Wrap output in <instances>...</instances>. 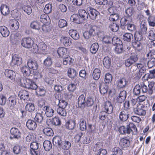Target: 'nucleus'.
<instances>
[{
  "mask_svg": "<svg viewBox=\"0 0 155 155\" xmlns=\"http://www.w3.org/2000/svg\"><path fill=\"white\" fill-rule=\"evenodd\" d=\"M85 97L83 94L81 95L78 98V107L82 109L87 107L91 106L94 104L93 100L91 97H87L86 101L85 100Z\"/></svg>",
  "mask_w": 155,
  "mask_h": 155,
  "instance_id": "obj_1",
  "label": "nucleus"
},
{
  "mask_svg": "<svg viewBox=\"0 0 155 155\" xmlns=\"http://www.w3.org/2000/svg\"><path fill=\"white\" fill-rule=\"evenodd\" d=\"M20 84L24 87L33 90H36L38 86L34 82L30 79L22 78L20 80Z\"/></svg>",
  "mask_w": 155,
  "mask_h": 155,
  "instance_id": "obj_2",
  "label": "nucleus"
},
{
  "mask_svg": "<svg viewBox=\"0 0 155 155\" xmlns=\"http://www.w3.org/2000/svg\"><path fill=\"white\" fill-rule=\"evenodd\" d=\"M10 139H19L21 137V132L17 128L13 127L10 130Z\"/></svg>",
  "mask_w": 155,
  "mask_h": 155,
  "instance_id": "obj_3",
  "label": "nucleus"
},
{
  "mask_svg": "<svg viewBox=\"0 0 155 155\" xmlns=\"http://www.w3.org/2000/svg\"><path fill=\"white\" fill-rule=\"evenodd\" d=\"M33 44V41L30 38H24L21 41L22 46L27 48L31 47Z\"/></svg>",
  "mask_w": 155,
  "mask_h": 155,
  "instance_id": "obj_4",
  "label": "nucleus"
},
{
  "mask_svg": "<svg viewBox=\"0 0 155 155\" xmlns=\"http://www.w3.org/2000/svg\"><path fill=\"white\" fill-rule=\"evenodd\" d=\"M137 59L136 55L134 54H132L130 57L125 61V64L127 67H129L136 61Z\"/></svg>",
  "mask_w": 155,
  "mask_h": 155,
  "instance_id": "obj_5",
  "label": "nucleus"
},
{
  "mask_svg": "<svg viewBox=\"0 0 155 155\" xmlns=\"http://www.w3.org/2000/svg\"><path fill=\"white\" fill-rule=\"evenodd\" d=\"M138 36H139L140 38H137V35H136L135 36V39L137 40V41L133 42L132 45L134 48L139 51L142 49V45L139 41L141 39V37L140 34H138Z\"/></svg>",
  "mask_w": 155,
  "mask_h": 155,
  "instance_id": "obj_6",
  "label": "nucleus"
},
{
  "mask_svg": "<svg viewBox=\"0 0 155 155\" xmlns=\"http://www.w3.org/2000/svg\"><path fill=\"white\" fill-rule=\"evenodd\" d=\"M135 113L140 116H144L146 113V107L143 105L134 108Z\"/></svg>",
  "mask_w": 155,
  "mask_h": 155,
  "instance_id": "obj_7",
  "label": "nucleus"
},
{
  "mask_svg": "<svg viewBox=\"0 0 155 155\" xmlns=\"http://www.w3.org/2000/svg\"><path fill=\"white\" fill-rule=\"evenodd\" d=\"M43 110L45 111V114L47 117H51L53 115L54 111L51 107L45 106L43 108Z\"/></svg>",
  "mask_w": 155,
  "mask_h": 155,
  "instance_id": "obj_8",
  "label": "nucleus"
},
{
  "mask_svg": "<svg viewBox=\"0 0 155 155\" xmlns=\"http://www.w3.org/2000/svg\"><path fill=\"white\" fill-rule=\"evenodd\" d=\"M22 58L18 55L15 54L12 57L11 64L12 65H20L22 62Z\"/></svg>",
  "mask_w": 155,
  "mask_h": 155,
  "instance_id": "obj_9",
  "label": "nucleus"
},
{
  "mask_svg": "<svg viewBox=\"0 0 155 155\" xmlns=\"http://www.w3.org/2000/svg\"><path fill=\"white\" fill-rule=\"evenodd\" d=\"M152 53L150 52L147 54V56L150 60L147 63V66L150 68H152L155 64V58L153 57Z\"/></svg>",
  "mask_w": 155,
  "mask_h": 155,
  "instance_id": "obj_10",
  "label": "nucleus"
},
{
  "mask_svg": "<svg viewBox=\"0 0 155 155\" xmlns=\"http://www.w3.org/2000/svg\"><path fill=\"white\" fill-rule=\"evenodd\" d=\"M104 108L108 114H110L112 113L113 107L111 102L110 101H107L105 102Z\"/></svg>",
  "mask_w": 155,
  "mask_h": 155,
  "instance_id": "obj_11",
  "label": "nucleus"
},
{
  "mask_svg": "<svg viewBox=\"0 0 155 155\" xmlns=\"http://www.w3.org/2000/svg\"><path fill=\"white\" fill-rule=\"evenodd\" d=\"M61 41L65 47L69 46L72 43L71 39L69 37H61Z\"/></svg>",
  "mask_w": 155,
  "mask_h": 155,
  "instance_id": "obj_12",
  "label": "nucleus"
},
{
  "mask_svg": "<svg viewBox=\"0 0 155 155\" xmlns=\"http://www.w3.org/2000/svg\"><path fill=\"white\" fill-rule=\"evenodd\" d=\"M0 9L2 14L4 16L7 15L10 13L9 8L6 5H2Z\"/></svg>",
  "mask_w": 155,
  "mask_h": 155,
  "instance_id": "obj_13",
  "label": "nucleus"
},
{
  "mask_svg": "<svg viewBox=\"0 0 155 155\" xmlns=\"http://www.w3.org/2000/svg\"><path fill=\"white\" fill-rule=\"evenodd\" d=\"M126 95V92L125 91H121L117 98V101L119 103L122 102L125 99Z\"/></svg>",
  "mask_w": 155,
  "mask_h": 155,
  "instance_id": "obj_14",
  "label": "nucleus"
},
{
  "mask_svg": "<svg viewBox=\"0 0 155 155\" xmlns=\"http://www.w3.org/2000/svg\"><path fill=\"white\" fill-rule=\"evenodd\" d=\"M21 35L18 33L14 35H12L10 39V41L13 44H16L19 41L20 39Z\"/></svg>",
  "mask_w": 155,
  "mask_h": 155,
  "instance_id": "obj_15",
  "label": "nucleus"
},
{
  "mask_svg": "<svg viewBox=\"0 0 155 155\" xmlns=\"http://www.w3.org/2000/svg\"><path fill=\"white\" fill-rule=\"evenodd\" d=\"M0 33L4 37H7L9 35V31L7 28L4 26H0Z\"/></svg>",
  "mask_w": 155,
  "mask_h": 155,
  "instance_id": "obj_16",
  "label": "nucleus"
},
{
  "mask_svg": "<svg viewBox=\"0 0 155 155\" xmlns=\"http://www.w3.org/2000/svg\"><path fill=\"white\" fill-rule=\"evenodd\" d=\"M5 74L6 77L12 80L15 79V73L13 71L10 70H7L5 71Z\"/></svg>",
  "mask_w": 155,
  "mask_h": 155,
  "instance_id": "obj_17",
  "label": "nucleus"
},
{
  "mask_svg": "<svg viewBox=\"0 0 155 155\" xmlns=\"http://www.w3.org/2000/svg\"><path fill=\"white\" fill-rule=\"evenodd\" d=\"M21 70L25 76H29L31 73V71L28 67L26 66H24L22 67Z\"/></svg>",
  "mask_w": 155,
  "mask_h": 155,
  "instance_id": "obj_18",
  "label": "nucleus"
},
{
  "mask_svg": "<svg viewBox=\"0 0 155 155\" xmlns=\"http://www.w3.org/2000/svg\"><path fill=\"white\" fill-rule=\"evenodd\" d=\"M18 96L21 99H23L24 101L27 100L29 98V93L25 90L20 91L19 93Z\"/></svg>",
  "mask_w": 155,
  "mask_h": 155,
  "instance_id": "obj_19",
  "label": "nucleus"
},
{
  "mask_svg": "<svg viewBox=\"0 0 155 155\" xmlns=\"http://www.w3.org/2000/svg\"><path fill=\"white\" fill-rule=\"evenodd\" d=\"M26 125L27 127L30 130H34L37 127L36 122L33 120H28L27 122Z\"/></svg>",
  "mask_w": 155,
  "mask_h": 155,
  "instance_id": "obj_20",
  "label": "nucleus"
},
{
  "mask_svg": "<svg viewBox=\"0 0 155 155\" xmlns=\"http://www.w3.org/2000/svg\"><path fill=\"white\" fill-rule=\"evenodd\" d=\"M28 66L30 68L33 70H36L38 68L37 63L35 61H33L31 60H29L27 62Z\"/></svg>",
  "mask_w": 155,
  "mask_h": 155,
  "instance_id": "obj_21",
  "label": "nucleus"
},
{
  "mask_svg": "<svg viewBox=\"0 0 155 155\" xmlns=\"http://www.w3.org/2000/svg\"><path fill=\"white\" fill-rule=\"evenodd\" d=\"M75 120H70L66 122L65 126L67 129L70 130H72L75 128Z\"/></svg>",
  "mask_w": 155,
  "mask_h": 155,
  "instance_id": "obj_22",
  "label": "nucleus"
},
{
  "mask_svg": "<svg viewBox=\"0 0 155 155\" xmlns=\"http://www.w3.org/2000/svg\"><path fill=\"white\" fill-rule=\"evenodd\" d=\"M130 141L128 139L122 138L120 141V146L123 148L127 147L130 146Z\"/></svg>",
  "mask_w": 155,
  "mask_h": 155,
  "instance_id": "obj_23",
  "label": "nucleus"
},
{
  "mask_svg": "<svg viewBox=\"0 0 155 155\" xmlns=\"http://www.w3.org/2000/svg\"><path fill=\"white\" fill-rule=\"evenodd\" d=\"M128 112L127 110H123L120 112L119 114V118L121 120L123 121H125L128 118Z\"/></svg>",
  "mask_w": 155,
  "mask_h": 155,
  "instance_id": "obj_24",
  "label": "nucleus"
},
{
  "mask_svg": "<svg viewBox=\"0 0 155 155\" xmlns=\"http://www.w3.org/2000/svg\"><path fill=\"white\" fill-rule=\"evenodd\" d=\"M61 138L58 136L54 137L53 139V143L55 146H61L62 143Z\"/></svg>",
  "mask_w": 155,
  "mask_h": 155,
  "instance_id": "obj_25",
  "label": "nucleus"
},
{
  "mask_svg": "<svg viewBox=\"0 0 155 155\" xmlns=\"http://www.w3.org/2000/svg\"><path fill=\"white\" fill-rule=\"evenodd\" d=\"M69 35L74 40H78L79 38V34L78 33L77 31L75 30H70L69 31Z\"/></svg>",
  "mask_w": 155,
  "mask_h": 155,
  "instance_id": "obj_26",
  "label": "nucleus"
},
{
  "mask_svg": "<svg viewBox=\"0 0 155 155\" xmlns=\"http://www.w3.org/2000/svg\"><path fill=\"white\" fill-rule=\"evenodd\" d=\"M101 71L98 68L95 69L93 72V78L96 80H98L100 77Z\"/></svg>",
  "mask_w": 155,
  "mask_h": 155,
  "instance_id": "obj_27",
  "label": "nucleus"
},
{
  "mask_svg": "<svg viewBox=\"0 0 155 155\" xmlns=\"http://www.w3.org/2000/svg\"><path fill=\"white\" fill-rule=\"evenodd\" d=\"M43 147L46 151H49L52 148V145L51 142L49 140H46L43 143Z\"/></svg>",
  "mask_w": 155,
  "mask_h": 155,
  "instance_id": "obj_28",
  "label": "nucleus"
},
{
  "mask_svg": "<svg viewBox=\"0 0 155 155\" xmlns=\"http://www.w3.org/2000/svg\"><path fill=\"white\" fill-rule=\"evenodd\" d=\"M78 13L81 18L83 19H86L88 18V14L84 10L80 9L78 10Z\"/></svg>",
  "mask_w": 155,
  "mask_h": 155,
  "instance_id": "obj_29",
  "label": "nucleus"
},
{
  "mask_svg": "<svg viewBox=\"0 0 155 155\" xmlns=\"http://www.w3.org/2000/svg\"><path fill=\"white\" fill-rule=\"evenodd\" d=\"M127 84V81L126 79L122 78L119 80L117 83L118 87L120 88L124 87Z\"/></svg>",
  "mask_w": 155,
  "mask_h": 155,
  "instance_id": "obj_30",
  "label": "nucleus"
},
{
  "mask_svg": "<svg viewBox=\"0 0 155 155\" xmlns=\"http://www.w3.org/2000/svg\"><path fill=\"white\" fill-rule=\"evenodd\" d=\"M111 59L108 57H105L103 60L104 66L107 68H109L111 65Z\"/></svg>",
  "mask_w": 155,
  "mask_h": 155,
  "instance_id": "obj_31",
  "label": "nucleus"
},
{
  "mask_svg": "<svg viewBox=\"0 0 155 155\" xmlns=\"http://www.w3.org/2000/svg\"><path fill=\"white\" fill-rule=\"evenodd\" d=\"M133 38V36L132 34L127 33L123 35L122 38L124 41L129 42Z\"/></svg>",
  "mask_w": 155,
  "mask_h": 155,
  "instance_id": "obj_32",
  "label": "nucleus"
},
{
  "mask_svg": "<svg viewBox=\"0 0 155 155\" xmlns=\"http://www.w3.org/2000/svg\"><path fill=\"white\" fill-rule=\"evenodd\" d=\"M67 51V48L61 47L58 49L57 52L60 57H63L64 55L66 54Z\"/></svg>",
  "mask_w": 155,
  "mask_h": 155,
  "instance_id": "obj_33",
  "label": "nucleus"
},
{
  "mask_svg": "<svg viewBox=\"0 0 155 155\" xmlns=\"http://www.w3.org/2000/svg\"><path fill=\"white\" fill-rule=\"evenodd\" d=\"M128 127V134H129L133 132H136L137 131V127L133 124L130 123Z\"/></svg>",
  "mask_w": 155,
  "mask_h": 155,
  "instance_id": "obj_34",
  "label": "nucleus"
},
{
  "mask_svg": "<svg viewBox=\"0 0 155 155\" xmlns=\"http://www.w3.org/2000/svg\"><path fill=\"white\" fill-rule=\"evenodd\" d=\"M100 91L101 93L104 95L107 93L108 87L104 84L100 85L99 86Z\"/></svg>",
  "mask_w": 155,
  "mask_h": 155,
  "instance_id": "obj_35",
  "label": "nucleus"
},
{
  "mask_svg": "<svg viewBox=\"0 0 155 155\" xmlns=\"http://www.w3.org/2000/svg\"><path fill=\"white\" fill-rule=\"evenodd\" d=\"M99 45L97 43L92 44L90 47V51L92 54H95L98 50Z\"/></svg>",
  "mask_w": 155,
  "mask_h": 155,
  "instance_id": "obj_36",
  "label": "nucleus"
},
{
  "mask_svg": "<svg viewBox=\"0 0 155 155\" xmlns=\"http://www.w3.org/2000/svg\"><path fill=\"white\" fill-rule=\"evenodd\" d=\"M52 63L51 58L50 56L47 57L44 61L43 64L46 66H51Z\"/></svg>",
  "mask_w": 155,
  "mask_h": 155,
  "instance_id": "obj_37",
  "label": "nucleus"
},
{
  "mask_svg": "<svg viewBox=\"0 0 155 155\" xmlns=\"http://www.w3.org/2000/svg\"><path fill=\"white\" fill-rule=\"evenodd\" d=\"M148 93L149 94H151L153 92V91L155 89V83L154 81H151L148 84Z\"/></svg>",
  "mask_w": 155,
  "mask_h": 155,
  "instance_id": "obj_38",
  "label": "nucleus"
},
{
  "mask_svg": "<svg viewBox=\"0 0 155 155\" xmlns=\"http://www.w3.org/2000/svg\"><path fill=\"white\" fill-rule=\"evenodd\" d=\"M71 145L70 142L67 140H65L62 142L61 146L63 149L68 150L70 147Z\"/></svg>",
  "mask_w": 155,
  "mask_h": 155,
  "instance_id": "obj_39",
  "label": "nucleus"
},
{
  "mask_svg": "<svg viewBox=\"0 0 155 155\" xmlns=\"http://www.w3.org/2000/svg\"><path fill=\"white\" fill-rule=\"evenodd\" d=\"M80 127L82 131H84L86 129V122L83 118L81 119L80 120Z\"/></svg>",
  "mask_w": 155,
  "mask_h": 155,
  "instance_id": "obj_40",
  "label": "nucleus"
},
{
  "mask_svg": "<svg viewBox=\"0 0 155 155\" xmlns=\"http://www.w3.org/2000/svg\"><path fill=\"white\" fill-rule=\"evenodd\" d=\"M81 140L82 142L84 144L88 143L91 141L90 137L87 135H83Z\"/></svg>",
  "mask_w": 155,
  "mask_h": 155,
  "instance_id": "obj_41",
  "label": "nucleus"
},
{
  "mask_svg": "<svg viewBox=\"0 0 155 155\" xmlns=\"http://www.w3.org/2000/svg\"><path fill=\"white\" fill-rule=\"evenodd\" d=\"M73 59L70 57H68L64 59L63 63L64 65H70L73 62Z\"/></svg>",
  "mask_w": 155,
  "mask_h": 155,
  "instance_id": "obj_42",
  "label": "nucleus"
},
{
  "mask_svg": "<svg viewBox=\"0 0 155 155\" xmlns=\"http://www.w3.org/2000/svg\"><path fill=\"white\" fill-rule=\"evenodd\" d=\"M68 74L70 78H74L76 75V72L74 69L70 68L68 71Z\"/></svg>",
  "mask_w": 155,
  "mask_h": 155,
  "instance_id": "obj_43",
  "label": "nucleus"
},
{
  "mask_svg": "<svg viewBox=\"0 0 155 155\" xmlns=\"http://www.w3.org/2000/svg\"><path fill=\"white\" fill-rule=\"evenodd\" d=\"M58 114L62 116H65L66 115L67 112L64 108L58 107L57 110Z\"/></svg>",
  "mask_w": 155,
  "mask_h": 155,
  "instance_id": "obj_44",
  "label": "nucleus"
},
{
  "mask_svg": "<svg viewBox=\"0 0 155 155\" xmlns=\"http://www.w3.org/2000/svg\"><path fill=\"white\" fill-rule=\"evenodd\" d=\"M123 48L122 44L117 45L115 48V52L117 54L121 53L123 51Z\"/></svg>",
  "mask_w": 155,
  "mask_h": 155,
  "instance_id": "obj_45",
  "label": "nucleus"
},
{
  "mask_svg": "<svg viewBox=\"0 0 155 155\" xmlns=\"http://www.w3.org/2000/svg\"><path fill=\"white\" fill-rule=\"evenodd\" d=\"M43 131L45 134L48 136H52L53 134V130L50 128H45L43 130Z\"/></svg>",
  "mask_w": 155,
  "mask_h": 155,
  "instance_id": "obj_46",
  "label": "nucleus"
},
{
  "mask_svg": "<svg viewBox=\"0 0 155 155\" xmlns=\"http://www.w3.org/2000/svg\"><path fill=\"white\" fill-rule=\"evenodd\" d=\"M86 26H88L89 27V32L90 34L91 35H94L97 32H96L97 27L95 26H92L91 25H89L88 24H86Z\"/></svg>",
  "mask_w": 155,
  "mask_h": 155,
  "instance_id": "obj_47",
  "label": "nucleus"
},
{
  "mask_svg": "<svg viewBox=\"0 0 155 155\" xmlns=\"http://www.w3.org/2000/svg\"><path fill=\"white\" fill-rule=\"evenodd\" d=\"M53 120V124L54 126H59L61 123L60 120L58 117H55L52 118Z\"/></svg>",
  "mask_w": 155,
  "mask_h": 155,
  "instance_id": "obj_48",
  "label": "nucleus"
},
{
  "mask_svg": "<svg viewBox=\"0 0 155 155\" xmlns=\"http://www.w3.org/2000/svg\"><path fill=\"white\" fill-rule=\"evenodd\" d=\"M141 88L139 84L136 85L134 87L133 92L134 95H137L140 93Z\"/></svg>",
  "mask_w": 155,
  "mask_h": 155,
  "instance_id": "obj_49",
  "label": "nucleus"
},
{
  "mask_svg": "<svg viewBox=\"0 0 155 155\" xmlns=\"http://www.w3.org/2000/svg\"><path fill=\"white\" fill-rule=\"evenodd\" d=\"M112 38L108 36L104 37L102 39L103 42L105 44L110 43L111 42Z\"/></svg>",
  "mask_w": 155,
  "mask_h": 155,
  "instance_id": "obj_50",
  "label": "nucleus"
},
{
  "mask_svg": "<svg viewBox=\"0 0 155 155\" xmlns=\"http://www.w3.org/2000/svg\"><path fill=\"white\" fill-rule=\"evenodd\" d=\"M25 109L29 112L33 111L35 109L34 105L31 103L28 104L26 105Z\"/></svg>",
  "mask_w": 155,
  "mask_h": 155,
  "instance_id": "obj_51",
  "label": "nucleus"
},
{
  "mask_svg": "<svg viewBox=\"0 0 155 155\" xmlns=\"http://www.w3.org/2000/svg\"><path fill=\"white\" fill-rule=\"evenodd\" d=\"M58 101L59 102L58 104V107L65 108L68 105L67 103L63 100H58Z\"/></svg>",
  "mask_w": 155,
  "mask_h": 155,
  "instance_id": "obj_52",
  "label": "nucleus"
},
{
  "mask_svg": "<svg viewBox=\"0 0 155 155\" xmlns=\"http://www.w3.org/2000/svg\"><path fill=\"white\" fill-rule=\"evenodd\" d=\"M35 120L39 123H41L43 120L42 114L40 113L36 114Z\"/></svg>",
  "mask_w": 155,
  "mask_h": 155,
  "instance_id": "obj_53",
  "label": "nucleus"
},
{
  "mask_svg": "<svg viewBox=\"0 0 155 155\" xmlns=\"http://www.w3.org/2000/svg\"><path fill=\"white\" fill-rule=\"evenodd\" d=\"M90 13L91 15L92 18H96L97 16L98 12L96 10L93 8H90Z\"/></svg>",
  "mask_w": 155,
  "mask_h": 155,
  "instance_id": "obj_54",
  "label": "nucleus"
},
{
  "mask_svg": "<svg viewBox=\"0 0 155 155\" xmlns=\"http://www.w3.org/2000/svg\"><path fill=\"white\" fill-rule=\"evenodd\" d=\"M111 42L112 44L114 45L122 44V42L120 39L117 37H114L113 38H112Z\"/></svg>",
  "mask_w": 155,
  "mask_h": 155,
  "instance_id": "obj_55",
  "label": "nucleus"
},
{
  "mask_svg": "<svg viewBox=\"0 0 155 155\" xmlns=\"http://www.w3.org/2000/svg\"><path fill=\"white\" fill-rule=\"evenodd\" d=\"M146 71V69L144 66L142 67V68L138 70L137 72H138V73L137 74L136 76L138 78H140L141 76L143 75V74Z\"/></svg>",
  "mask_w": 155,
  "mask_h": 155,
  "instance_id": "obj_56",
  "label": "nucleus"
},
{
  "mask_svg": "<svg viewBox=\"0 0 155 155\" xmlns=\"http://www.w3.org/2000/svg\"><path fill=\"white\" fill-rule=\"evenodd\" d=\"M44 12L45 13L48 14L52 11L51 5L50 4H47L45 6Z\"/></svg>",
  "mask_w": 155,
  "mask_h": 155,
  "instance_id": "obj_57",
  "label": "nucleus"
},
{
  "mask_svg": "<svg viewBox=\"0 0 155 155\" xmlns=\"http://www.w3.org/2000/svg\"><path fill=\"white\" fill-rule=\"evenodd\" d=\"M111 30L114 32L117 31L119 29V26L116 23H112L110 26Z\"/></svg>",
  "mask_w": 155,
  "mask_h": 155,
  "instance_id": "obj_58",
  "label": "nucleus"
},
{
  "mask_svg": "<svg viewBox=\"0 0 155 155\" xmlns=\"http://www.w3.org/2000/svg\"><path fill=\"white\" fill-rule=\"evenodd\" d=\"M113 152L115 155H122L123 152L122 150L118 147H115L113 150Z\"/></svg>",
  "mask_w": 155,
  "mask_h": 155,
  "instance_id": "obj_59",
  "label": "nucleus"
},
{
  "mask_svg": "<svg viewBox=\"0 0 155 155\" xmlns=\"http://www.w3.org/2000/svg\"><path fill=\"white\" fill-rule=\"evenodd\" d=\"M112 79V76L111 74L109 73L106 74L105 77V81L106 83H109L111 82Z\"/></svg>",
  "mask_w": 155,
  "mask_h": 155,
  "instance_id": "obj_60",
  "label": "nucleus"
},
{
  "mask_svg": "<svg viewBox=\"0 0 155 155\" xmlns=\"http://www.w3.org/2000/svg\"><path fill=\"white\" fill-rule=\"evenodd\" d=\"M36 93L38 96H43L45 95V91L43 88H37Z\"/></svg>",
  "mask_w": 155,
  "mask_h": 155,
  "instance_id": "obj_61",
  "label": "nucleus"
},
{
  "mask_svg": "<svg viewBox=\"0 0 155 155\" xmlns=\"http://www.w3.org/2000/svg\"><path fill=\"white\" fill-rule=\"evenodd\" d=\"M13 151L15 154H19L21 152L20 146L17 144L15 145L13 148Z\"/></svg>",
  "mask_w": 155,
  "mask_h": 155,
  "instance_id": "obj_62",
  "label": "nucleus"
},
{
  "mask_svg": "<svg viewBox=\"0 0 155 155\" xmlns=\"http://www.w3.org/2000/svg\"><path fill=\"white\" fill-rule=\"evenodd\" d=\"M22 9L28 15L30 14L32 12V9L30 6H24L22 7Z\"/></svg>",
  "mask_w": 155,
  "mask_h": 155,
  "instance_id": "obj_63",
  "label": "nucleus"
},
{
  "mask_svg": "<svg viewBox=\"0 0 155 155\" xmlns=\"http://www.w3.org/2000/svg\"><path fill=\"white\" fill-rule=\"evenodd\" d=\"M31 26L34 29L38 30L39 29L40 25L36 21H35L31 23Z\"/></svg>",
  "mask_w": 155,
  "mask_h": 155,
  "instance_id": "obj_64",
  "label": "nucleus"
}]
</instances>
